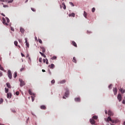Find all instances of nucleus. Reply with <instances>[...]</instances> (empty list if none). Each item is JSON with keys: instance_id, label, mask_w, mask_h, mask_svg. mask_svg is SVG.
Returning <instances> with one entry per match:
<instances>
[{"instance_id": "f257e3e1", "label": "nucleus", "mask_w": 125, "mask_h": 125, "mask_svg": "<svg viewBox=\"0 0 125 125\" xmlns=\"http://www.w3.org/2000/svg\"><path fill=\"white\" fill-rule=\"evenodd\" d=\"M8 77L10 80L12 79V73H11V71L10 70H8Z\"/></svg>"}, {"instance_id": "f03ea898", "label": "nucleus", "mask_w": 125, "mask_h": 125, "mask_svg": "<svg viewBox=\"0 0 125 125\" xmlns=\"http://www.w3.org/2000/svg\"><path fill=\"white\" fill-rule=\"evenodd\" d=\"M19 81L21 83L20 86L22 87V86H23V85H25V82H24V81L22 80V79H20Z\"/></svg>"}, {"instance_id": "7ed1b4c3", "label": "nucleus", "mask_w": 125, "mask_h": 125, "mask_svg": "<svg viewBox=\"0 0 125 125\" xmlns=\"http://www.w3.org/2000/svg\"><path fill=\"white\" fill-rule=\"evenodd\" d=\"M65 90H66V91L65 92V96H66V97H68V96H69V89H66Z\"/></svg>"}, {"instance_id": "20e7f679", "label": "nucleus", "mask_w": 125, "mask_h": 125, "mask_svg": "<svg viewBox=\"0 0 125 125\" xmlns=\"http://www.w3.org/2000/svg\"><path fill=\"white\" fill-rule=\"evenodd\" d=\"M113 91L114 92V95H117V93L118 92V89L116 87L113 88Z\"/></svg>"}, {"instance_id": "39448f33", "label": "nucleus", "mask_w": 125, "mask_h": 125, "mask_svg": "<svg viewBox=\"0 0 125 125\" xmlns=\"http://www.w3.org/2000/svg\"><path fill=\"white\" fill-rule=\"evenodd\" d=\"M2 23L4 24L5 26H8V23L6 22V21L4 18L2 19Z\"/></svg>"}, {"instance_id": "423d86ee", "label": "nucleus", "mask_w": 125, "mask_h": 125, "mask_svg": "<svg viewBox=\"0 0 125 125\" xmlns=\"http://www.w3.org/2000/svg\"><path fill=\"white\" fill-rule=\"evenodd\" d=\"M117 99L119 100V102H120V101H122V95H121V94H119L118 95Z\"/></svg>"}, {"instance_id": "0eeeda50", "label": "nucleus", "mask_w": 125, "mask_h": 125, "mask_svg": "<svg viewBox=\"0 0 125 125\" xmlns=\"http://www.w3.org/2000/svg\"><path fill=\"white\" fill-rule=\"evenodd\" d=\"M25 43H26V45L27 46V47H28V48H29V47H30V44L28 43V40L27 38H25Z\"/></svg>"}, {"instance_id": "6e6552de", "label": "nucleus", "mask_w": 125, "mask_h": 125, "mask_svg": "<svg viewBox=\"0 0 125 125\" xmlns=\"http://www.w3.org/2000/svg\"><path fill=\"white\" fill-rule=\"evenodd\" d=\"M108 115L109 116V117H111V116H113L114 114H113V112H112L111 110H109L108 112Z\"/></svg>"}, {"instance_id": "1a4fd4ad", "label": "nucleus", "mask_w": 125, "mask_h": 125, "mask_svg": "<svg viewBox=\"0 0 125 125\" xmlns=\"http://www.w3.org/2000/svg\"><path fill=\"white\" fill-rule=\"evenodd\" d=\"M90 123L91 125H95V121H94V120L93 119H90Z\"/></svg>"}, {"instance_id": "9d476101", "label": "nucleus", "mask_w": 125, "mask_h": 125, "mask_svg": "<svg viewBox=\"0 0 125 125\" xmlns=\"http://www.w3.org/2000/svg\"><path fill=\"white\" fill-rule=\"evenodd\" d=\"M12 96V95L11 94V93H8L7 94V98H9V99H10V98H11Z\"/></svg>"}, {"instance_id": "9b49d317", "label": "nucleus", "mask_w": 125, "mask_h": 125, "mask_svg": "<svg viewBox=\"0 0 125 125\" xmlns=\"http://www.w3.org/2000/svg\"><path fill=\"white\" fill-rule=\"evenodd\" d=\"M43 63H46V64H47V65H48V60L47 59H43Z\"/></svg>"}, {"instance_id": "f8f14e48", "label": "nucleus", "mask_w": 125, "mask_h": 125, "mask_svg": "<svg viewBox=\"0 0 125 125\" xmlns=\"http://www.w3.org/2000/svg\"><path fill=\"white\" fill-rule=\"evenodd\" d=\"M75 101H76V102H80L81 98H75Z\"/></svg>"}, {"instance_id": "ddd939ff", "label": "nucleus", "mask_w": 125, "mask_h": 125, "mask_svg": "<svg viewBox=\"0 0 125 125\" xmlns=\"http://www.w3.org/2000/svg\"><path fill=\"white\" fill-rule=\"evenodd\" d=\"M28 93L30 94V95H33V96H35V94L32 92V90L31 89L28 90Z\"/></svg>"}, {"instance_id": "4468645a", "label": "nucleus", "mask_w": 125, "mask_h": 125, "mask_svg": "<svg viewBox=\"0 0 125 125\" xmlns=\"http://www.w3.org/2000/svg\"><path fill=\"white\" fill-rule=\"evenodd\" d=\"M72 45H73L75 47H78V45H77V43H76V42H75V41H72Z\"/></svg>"}, {"instance_id": "2eb2a0df", "label": "nucleus", "mask_w": 125, "mask_h": 125, "mask_svg": "<svg viewBox=\"0 0 125 125\" xmlns=\"http://www.w3.org/2000/svg\"><path fill=\"white\" fill-rule=\"evenodd\" d=\"M119 90L121 92V93H125V89H123V88H120L119 89Z\"/></svg>"}, {"instance_id": "dca6fc26", "label": "nucleus", "mask_w": 125, "mask_h": 125, "mask_svg": "<svg viewBox=\"0 0 125 125\" xmlns=\"http://www.w3.org/2000/svg\"><path fill=\"white\" fill-rule=\"evenodd\" d=\"M41 109H42V110H46V107L45 106V105H41Z\"/></svg>"}, {"instance_id": "f3484780", "label": "nucleus", "mask_w": 125, "mask_h": 125, "mask_svg": "<svg viewBox=\"0 0 125 125\" xmlns=\"http://www.w3.org/2000/svg\"><path fill=\"white\" fill-rule=\"evenodd\" d=\"M112 119L110 118V116H109L107 117V119L106 121V122H111Z\"/></svg>"}, {"instance_id": "a211bd4d", "label": "nucleus", "mask_w": 125, "mask_h": 125, "mask_svg": "<svg viewBox=\"0 0 125 125\" xmlns=\"http://www.w3.org/2000/svg\"><path fill=\"white\" fill-rule=\"evenodd\" d=\"M20 32H21V33H22V34H24V32H25V30H24V28L21 27L20 28Z\"/></svg>"}, {"instance_id": "6ab92c4d", "label": "nucleus", "mask_w": 125, "mask_h": 125, "mask_svg": "<svg viewBox=\"0 0 125 125\" xmlns=\"http://www.w3.org/2000/svg\"><path fill=\"white\" fill-rule=\"evenodd\" d=\"M49 67L50 69H53V68H54V64L52 63L51 65H49Z\"/></svg>"}, {"instance_id": "aec40b11", "label": "nucleus", "mask_w": 125, "mask_h": 125, "mask_svg": "<svg viewBox=\"0 0 125 125\" xmlns=\"http://www.w3.org/2000/svg\"><path fill=\"white\" fill-rule=\"evenodd\" d=\"M6 85L7 87H8V88H11V85H10V83H6Z\"/></svg>"}, {"instance_id": "412c9836", "label": "nucleus", "mask_w": 125, "mask_h": 125, "mask_svg": "<svg viewBox=\"0 0 125 125\" xmlns=\"http://www.w3.org/2000/svg\"><path fill=\"white\" fill-rule=\"evenodd\" d=\"M69 17H75V13H72L71 14H69Z\"/></svg>"}, {"instance_id": "4be33fe9", "label": "nucleus", "mask_w": 125, "mask_h": 125, "mask_svg": "<svg viewBox=\"0 0 125 125\" xmlns=\"http://www.w3.org/2000/svg\"><path fill=\"white\" fill-rule=\"evenodd\" d=\"M40 53L42 55V56H43L44 57V58H46V56H45V55H44L42 52H40Z\"/></svg>"}, {"instance_id": "5701e85b", "label": "nucleus", "mask_w": 125, "mask_h": 125, "mask_svg": "<svg viewBox=\"0 0 125 125\" xmlns=\"http://www.w3.org/2000/svg\"><path fill=\"white\" fill-rule=\"evenodd\" d=\"M72 62H73L74 63H77V60L76 59V57H73Z\"/></svg>"}, {"instance_id": "b1692460", "label": "nucleus", "mask_w": 125, "mask_h": 125, "mask_svg": "<svg viewBox=\"0 0 125 125\" xmlns=\"http://www.w3.org/2000/svg\"><path fill=\"white\" fill-rule=\"evenodd\" d=\"M6 2H8V3H11V2H13V0H5Z\"/></svg>"}, {"instance_id": "393cba45", "label": "nucleus", "mask_w": 125, "mask_h": 125, "mask_svg": "<svg viewBox=\"0 0 125 125\" xmlns=\"http://www.w3.org/2000/svg\"><path fill=\"white\" fill-rule=\"evenodd\" d=\"M41 49L43 53L45 52V49L44 48V47H41Z\"/></svg>"}, {"instance_id": "a878e982", "label": "nucleus", "mask_w": 125, "mask_h": 125, "mask_svg": "<svg viewBox=\"0 0 125 125\" xmlns=\"http://www.w3.org/2000/svg\"><path fill=\"white\" fill-rule=\"evenodd\" d=\"M62 7H63V9H66V5H65V3H62Z\"/></svg>"}, {"instance_id": "bb28decb", "label": "nucleus", "mask_w": 125, "mask_h": 125, "mask_svg": "<svg viewBox=\"0 0 125 125\" xmlns=\"http://www.w3.org/2000/svg\"><path fill=\"white\" fill-rule=\"evenodd\" d=\"M92 119H93L94 120H97L98 119V116H93L92 117Z\"/></svg>"}, {"instance_id": "cd10ccee", "label": "nucleus", "mask_w": 125, "mask_h": 125, "mask_svg": "<svg viewBox=\"0 0 125 125\" xmlns=\"http://www.w3.org/2000/svg\"><path fill=\"white\" fill-rule=\"evenodd\" d=\"M66 83V80H63L60 81V83Z\"/></svg>"}, {"instance_id": "c85d7f7f", "label": "nucleus", "mask_w": 125, "mask_h": 125, "mask_svg": "<svg viewBox=\"0 0 125 125\" xmlns=\"http://www.w3.org/2000/svg\"><path fill=\"white\" fill-rule=\"evenodd\" d=\"M87 16V13H86V12L84 11L83 16L85 17V18H86Z\"/></svg>"}, {"instance_id": "c756f323", "label": "nucleus", "mask_w": 125, "mask_h": 125, "mask_svg": "<svg viewBox=\"0 0 125 125\" xmlns=\"http://www.w3.org/2000/svg\"><path fill=\"white\" fill-rule=\"evenodd\" d=\"M0 70H1V71H4V69L3 67L1 66V64H0Z\"/></svg>"}, {"instance_id": "7c9ffc66", "label": "nucleus", "mask_w": 125, "mask_h": 125, "mask_svg": "<svg viewBox=\"0 0 125 125\" xmlns=\"http://www.w3.org/2000/svg\"><path fill=\"white\" fill-rule=\"evenodd\" d=\"M31 98H32V102H34V101H35V96H31Z\"/></svg>"}, {"instance_id": "2f4dec72", "label": "nucleus", "mask_w": 125, "mask_h": 125, "mask_svg": "<svg viewBox=\"0 0 125 125\" xmlns=\"http://www.w3.org/2000/svg\"><path fill=\"white\" fill-rule=\"evenodd\" d=\"M111 123H112V124H116V123H117L118 122V121L117 120H111Z\"/></svg>"}, {"instance_id": "473e14b6", "label": "nucleus", "mask_w": 125, "mask_h": 125, "mask_svg": "<svg viewBox=\"0 0 125 125\" xmlns=\"http://www.w3.org/2000/svg\"><path fill=\"white\" fill-rule=\"evenodd\" d=\"M14 44H15V45H16V46H18V42L15 41L14 42Z\"/></svg>"}, {"instance_id": "72a5a7b5", "label": "nucleus", "mask_w": 125, "mask_h": 125, "mask_svg": "<svg viewBox=\"0 0 125 125\" xmlns=\"http://www.w3.org/2000/svg\"><path fill=\"white\" fill-rule=\"evenodd\" d=\"M57 58V57H56V56H53V57H52L51 58V59L52 60H55V59H56Z\"/></svg>"}, {"instance_id": "f704fd0d", "label": "nucleus", "mask_w": 125, "mask_h": 125, "mask_svg": "<svg viewBox=\"0 0 125 125\" xmlns=\"http://www.w3.org/2000/svg\"><path fill=\"white\" fill-rule=\"evenodd\" d=\"M5 91L6 93H7V92H8V91H9L8 88H5Z\"/></svg>"}, {"instance_id": "c9c22d12", "label": "nucleus", "mask_w": 125, "mask_h": 125, "mask_svg": "<svg viewBox=\"0 0 125 125\" xmlns=\"http://www.w3.org/2000/svg\"><path fill=\"white\" fill-rule=\"evenodd\" d=\"M51 83L52 84H53V83H55V80L53 79V80L51 81Z\"/></svg>"}, {"instance_id": "e433bc0d", "label": "nucleus", "mask_w": 125, "mask_h": 125, "mask_svg": "<svg viewBox=\"0 0 125 125\" xmlns=\"http://www.w3.org/2000/svg\"><path fill=\"white\" fill-rule=\"evenodd\" d=\"M17 77V72H15L14 73V78L15 79V78H16Z\"/></svg>"}, {"instance_id": "4c0bfd02", "label": "nucleus", "mask_w": 125, "mask_h": 125, "mask_svg": "<svg viewBox=\"0 0 125 125\" xmlns=\"http://www.w3.org/2000/svg\"><path fill=\"white\" fill-rule=\"evenodd\" d=\"M69 4H70V5L72 6H75V5H74V3H73L72 2H69Z\"/></svg>"}, {"instance_id": "58836bf2", "label": "nucleus", "mask_w": 125, "mask_h": 125, "mask_svg": "<svg viewBox=\"0 0 125 125\" xmlns=\"http://www.w3.org/2000/svg\"><path fill=\"white\" fill-rule=\"evenodd\" d=\"M39 62H40V63H42V58H39Z\"/></svg>"}, {"instance_id": "ea45409f", "label": "nucleus", "mask_w": 125, "mask_h": 125, "mask_svg": "<svg viewBox=\"0 0 125 125\" xmlns=\"http://www.w3.org/2000/svg\"><path fill=\"white\" fill-rule=\"evenodd\" d=\"M2 102H3V99H0V104H2Z\"/></svg>"}, {"instance_id": "a19ab883", "label": "nucleus", "mask_w": 125, "mask_h": 125, "mask_svg": "<svg viewBox=\"0 0 125 125\" xmlns=\"http://www.w3.org/2000/svg\"><path fill=\"white\" fill-rule=\"evenodd\" d=\"M38 41H39V42H40V43H42V41L41 39H39Z\"/></svg>"}, {"instance_id": "79ce46f5", "label": "nucleus", "mask_w": 125, "mask_h": 125, "mask_svg": "<svg viewBox=\"0 0 125 125\" xmlns=\"http://www.w3.org/2000/svg\"><path fill=\"white\" fill-rule=\"evenodd\" d=\"M31 10L34 12H36V9H35L34 8H31Z\"/></svg>"}, {"instance_id": "37998d69", "label": "nucleus", "mask_w": 125, "mask_h": 125, "mask_svg": "<svg viewBox=\"0 0 125 125\" xmlns=\"http://www.w3.org/2000/svg\"><path fill=\"white\" fill-rule=\"evenodd\" d=\"M112 84H110L109 86H108V88H109V89H111V88H112Z\"/></svg>"}, {"instance_id": "c03bdc74", "label": "nucleus", "mask_w": 125, "mask_h": 125, "mask_svg": "<svg viewBox=\"0 0 125 125\" xmlns=\"http://www.w3.org/2000/svg\"><path fill=\"white\" fill-rule=\"evenodd\" d=\"M24 70H25V68L24 67H22V68H21L20 71L22 72V71H24Z\"/></svg>"}, {"instance_id": "a18cd8bd", "label": "nucleus", "mask_w": 125, "mask_h": 125, "mask_svg": "<svg viewBox=\"0 0 125 125\" xmlns=\"http://www.w3.org/2000/svg\"><path fill=\"white\" fill-rule=\"evenodd\" d=\"M6 22L7 23H9V22H10L9 19L7 18H6Z\"/></svg>"}, {"instance_id": "49530a36", "label": "nucleus", "mask_w": 125, "mask_h": 125, "mask_svg": "<svg viewBox=\"0 0 125 125\" xmlns=\"http://www.w3.org/2000/svg\"><path fill=\"white\" fill-rule=\"evenodd\" d=\"M94 11H95V8H92V12H94Z\"/></svg>"}, {"instance_id": "de8ad7c7", "label": "nucleus", "mask_w": 125, "mask_h": 125, "mask_svg": "<svg viewBox=\"0 0 125 125\" xmlns=\"http://www.w3.org/2000/svg\"><path fill=\"white\" fill-rule=\"evenodd\" d=\"M18 41H19V42H20V43H21V42H22V40L19 39Z\"/></svg>"}, {"instance_id": "09e8293b", "label": "nucleus", "mask_w": 125, "mask_h": 125, "mask_svg": "<svg viewBox=\"0 0 125 125\" xmlns=\"http://www.w3.org/2000/svg\"><path fill=\"white\" fill-rule=\"evenodd\" d=\"M16 95H19V91H17L16 92Z\"/></svg>"}, {"instance_id": "8fccbe9b", "label": "nucleus", "mask_w": 125, "mask_h": 125, "mask_svg": "<svg viewBox=\"0 0 125 125\" xmlns=\"http://www.w3.org/2000/svg\"><path fill=\"white\" fill-rule=\"evenodd\" d=\"M2 76V72L1 71H0V77Z\"/></svg>"}, {"instance_id": "3c124183", "label": "nucleus", "mask_w": 125, "mask_h": 125, "mask_svg": "<svg viewBox=\"0 0 125 125\" xmlns=\"http://www.w3.org/2000/svg\"><path fill=\"white\" fill-rule=\"evenodd\" d=\"M21 55L22 57H25V55L22 53H21Z\"/></svg>"}, {"instance_id": "603ef678", "label": "nucleus", "mask_w": 125, "mask_h": 125, "mask_svg": "<svg viewBox=\"0 0 125 125\" xmlns=\"http://www.w3.org/2000/svg\"><path fill=\"white\" fill-rule=\"evenodd\" d=\"M11 31H14V28H13V27H11Z\"/></svg>"}, {"instance_id": "864d4df0", "label": "nucleus", "mask_w": 125, "mask_h": 125, "mask_svg": "<svg viewBox=\"0 0 125 125\" xmlns=\"http://www.w3.org/2000/svg\"><path fill=\"white\" fill-rule=\"evenodd\" d=\"M87 34H91V32L89 31H87Z\"/></svg>"}, {"instance_id": "5fc2aeb1", "label": "nucleus", "mask_w": 125, "mask_h": 125, "mask_svg": "<svg viewBox=\"0 0 125 125\" xmlns=\"http://www.w3.org/2000/svg\"><path fill=\"white\" fill-rule=\"evenodd\" d=\"M29 56H30V55H29V54H27L26 58H28V57H29Z\"/></svg>"}, {"instance_id": "6e6d98bb", "label": "nucleus", "mask_w": 125, "mask_h": 125, "mask_svg": "<svg viewBox=\"0 0 125 125\" xmlns=\"http://www.w3.org/2000/svg\"><path fill=\"white\" fill-rule=\"evenodd\" d=\"M7 6H8L6 5H3V7H7Z\"/></svg>"}, {"instance_id": "4d7b16f0", "label": "nucleus", "mask_w": 125, "mask_h": 125, "mask_svg": "<svg viewBox=\"0 0 125 125\" xmlns=\"http://www.w3.org/2000/svg\"><path fill=\"white\" fill-rule=\"evenodd\" d=\"M104 112H105V114L107 115V110H105Z\"/></svg>"}, {"instance_id": "13d9d810", "label": "nucleus", "mask_w": 125, "mask_h": 125, "mask_svg": "<svg viewBox=\"0 0 125 125\" xmlns=\"http://www.w3.org/2000/svg\"><path fill=\"white\" fill-rule=\"evenodd\" d=\"M42 72H43V73H44V72H45V70L42 69Z\"/></svg>"}, {"instance_id": "bf43d9fd", "label": "nucleus", "mask_w": 125, "mask_h": 125, "mask_svg": "<svg viewBox=\"0 0 125 125\" xmlns=\"http://www.w3.org/2000/svg\"><path fill=\"white\" fill-rule=\"evenodd\" d=\"M28 59L30 61H31V58L30 57H28Z\"/></svg>"}, {"instance_id": "052dcab7", "label": "nucleus", "mask_w": 125, "mask_h": 125, "mask_svg": "<svg viewBox=\"0 0 125 125\" xmlns=\"http://www.w3.org/2000/svg\"><path fill=\"white\" fill-rule=\"evenodd\" d=\"M0 1H2L3 2H4V0H0Z\"/></svg>"}, {"instance_id": "680f3d73", "label": "nucleus", "mask_w": 125, "mask_h": 125, "mask_svg": "<svg viewBox=\"0 0 125 125\" xmlns=\"http://www.w3.org/2000/svg\"><path fill=\"white\" fill-rule=\"evenodd\" d=\"M62 98H63V99H66V98L65 97V96H63V97H62Z\"/></svg>"}, {"instance_id": "e2e57ef3", "label": "nucleus", "mask_w": 125, "mask_h": 125, "mask_svg": "<svg viewBox=\"0 0 125 125\" xmlns=\"http://www.w3.org/2000/svg\"><path fill=\"white\" fill-rule=\"evenodd\" d=\"M35 39L37 40H38V38H37L36 37H35Z\"/></svg>"}, {"instance_id": "0e129e2a", "label": "nucleus", "mask_w": 125, "mask_h": 125, "mask_svg": "<svg viewBox=\"0 0 125 125\" xmlns=\"http://www.w3.org/2000/svg\"><path fill=\"white\" fill-rule=\"evenodd\" d=\"M18 47H19L20 48H21V47L20 46V45H18Z\"/></svg>"}, {"instance_id": "69168bd1", "label": "nucleus", "mask_w": 125, "mask_h": 125, "mask_svg": "<svg viewBox=\"0 0 125 125\" xmlns=\"http://www.w3.org/2000/svg\"><path fill=\"white\" fill-rule=\"evenodd\" d=\"M1 15H3V16H5L3 14H1Z\"/></svg>"}, {"instance_id": "338daca9", "label": "nucleus", "mask_w": 125, "mask_h": 125, "mask_svg": "<svg viewBox=\"0 0 125 125\" xmlns=\"http://www.w3.org/2000/svg\"><path fill=\"white\" fill-rule=\"evenodd\" d=\"M123 125H125V122H124Z\"/></svg>"}, {"instance_id": "774afa93", "label": "nucleus", "mask_w": 125, "mask_h": 125, "mask_svg": "<svg viewBox=\"0 0 125 125\" xmlns=\"http://www.w3.org/2000/svg\"><path fill=\"white\" fill-rule=\"evenodd\" d=\"M60 8H62V6L61 5V6H60Z\"/></svg>"}]
</instances>
